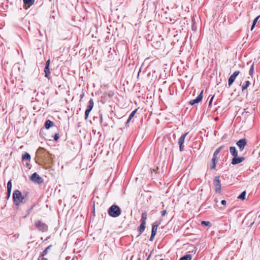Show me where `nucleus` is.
Segmentation results:
<instances>
[{
  "mask_svg": "<svg viewBox=\"0 0 260 260\" xmlns=\"http://www.w3.org/2000/svg\"><path fill=\"white\" fill-rule=\"evenodd\" d=\"M23 2L25 5H27L28 7H30L33 5L34 1V0H23Z\"/></svg>",
  "mask_w": 260,
  "mask_h": 260,
  "instance_id": "17",
  "label": "nucleus"
},
{
  "mask_svg": "<svg viewBox=\"0 0 260 260\" xmlns=\"http://www.w3.org/2000/svg\"><path fill=\"white\" fill-rule=\"evenodd\" d=\"M183 145H179V149H180V151H182V150H183Z\"/></svg>",
  "mask_w": 260,
  "mask_h": 260,
  "instance_id": "39",
  "label": "nucleus"
},
{
  "mask_svg": "<svg viewBox=\"0 0 260 260\" xmlns=\"http://www.w3.org/2000/svg\"><path fill=\"white\" fill-rule=\"evenodd\" d=\"M44 72L45 73V76L46 77H48V75L50 74L49 67L45 66L44 69Z\"/></svg>",
  "mask_w": 260,
  "mask_h": 260,
  "instance_id": "20",
  "label": "nucleus"
},
{
  "mask_svg": "<svg viewBox=\"0 0 260 260\" xmlns=\"http://www.w3.org/2000/svg\"><path fill=\"white\" fill-rule=\"evenodd\" d=\"M259 17H260V15L258 16L254 19L253 23H252V25L251 27V30H252L253 29V28H254L256 22H257L258 19L259 18Z\"/></svg>",
  "mask_w": 260,
  "mask_h": 260,
  "instance_id": "18",
  "label": "nucleus"
},
{
  "mask_svg": "<svg viewBox=\"0 0 260 260\" xmlns=\"http://www.w3.org/2000/svg\"><path fill=\"white\" fill-rule=\"evenodd\" d=\"M108 214L113 217H117L121 214V209L117 205H112L108 211Z\"/></svg>",
  "mask_w": 260,
  "mask_h": 260,
  "instance_id": "1",
  "label": "nucleus"
},
{
  "mask_svg": "<svg viewBox=\"0 0 260 260\" xmlns=\"http://www.w3.org/2000/svg\"><path fill=\"white\" fill-rule=\"evenodd\" d=\"M146 223L141 222V224L140 226L139 231L141 233H143L145 228Z\"/></svg>",
  "mask_w": 260,
  "mask_h": 260,
  "instance_id": "24",
  "label": "nucleus"
},
{
  "mask_svg": "<svg viewBox=\"0 0 260 260\" xmlns=\"http://www.w3.org/2000/svg\"><path fill=\"white\" fill-rule=\"evenodd\" d=\"M84 96V93L83 92L82 94L80 95V101L83 98Z\"/></svg>",
  "mask_w": 260,
  "mask_h": 260,
  "instance_id": "40",
  "label": "nucleus"
},
{
  "mask_svg": "<svg viewBox=\"0 0 260 260\" xmlns=\"http://www.w3.org/2000/svg\"><path fill=\"white\" fill-rule=\"evenodd\" d=\"M59 138V137L57 134H55L54 137V139L55 141H57Z\"/></svg>",
  "mask_w": 260,
  "mask_h": 260,
  "instance_id": "34",
  "label": "nucleus"
},
{
  "mask_svg": "<svg viewBox=\"0 0 260 260\" xmlns=\"http://www.w3.org/2000/svg\"><path fill=\"white\" fill-rule=\"evenodd\" d=\"M94 105L93 101L92 99H90V100L88 102V105L87 106V110H91Z\"/></svg>",
  "mask_w": 260,
  "mask_h": 260,
  "instance_id": "14",
  "label": "nucleus"
},
{
  "mask_svg": "<svg viewBox=\"0 0 260 260\" xmlns=\"http://www.w3.org/2000/svg\"><path fill=\"white\" fill-rule=\"evenodd\" d=\"M246 191H243L238 197V199L244 200L245 199Z\"/></svg>",
  "mask_w": 260,
  "mask_h": 260,
  "instance_id": "25",
  "label": "nucleus"
},
{
  "mask_svg": "<svg viewBox=\"0 0 260 260\" xmlns=\"http://www.w3.org/2000/svg\"><path fill=\"white\" fill-rule=\"evenodd\" d=\"M216 159L212 158V166H211V169H215L216 168Z\"/></svg>",
  "mask_w": 260,
  "mask_h": 260,
  "instance_id": "27",
  "label": "nucleus"
},
{
  "mask_svg": "<svg viewBox=\"0 0 260 260\" xmlns=\"http://www.w3.org/2000/svg\"><path fill=\"white\" fill-rule=\"evenodd\" d=\"M236 144L239 147L240 150L242 151L244 150L247 144V140L245 138L240 139L237 142Z\"/></svg>",
  "mask_w": 260,
  "mask_h": 260,
  "instance_id": "6",
  "label": "nucleus"
},
{
  "mask_svg": "<svg viewBox=\"0 0 260 260\" xmlns=\"http://www.w3.org/2000/svg\"><path fill=\"white\" fill-rule=\"evenodd\" d=\"M244 159V158L241 157H237V156L234 157V158L232 159V164L233 165H236L238 164H239L243 161Z\"/></svg>",
  "mask_w": 260,
  "mask_h": 260,
  "instance_id": "9",
  "label": "nucleus"
},
{
  "mask_svg": "<svg viewBox=\"0 0 260 260\" xmlns=\"http://www.w3.org/2000/svg\"><path fill=\"white\" fill-rule=\"evenodd\" d=\"M51 247V245H50V246H48L42 252V256L43 257L44 256L46 255L47 253H48V250L50 249Z\"/></svg>",
  "mask_w": 260,
  "mask_h": 260,
  "instance_id": "26",
  "label": "nucleus"
},
{
  "mask_svg": "<svg viewBox=\"0 0 260 260\" xmlns=\"http://www.w3.org/2000/svg\"><path fill=\"white\" fill-rule=\"evenodd\" d=\"M35 225L40 231L42 232L46 231L47 230V225L40 220L36 221Z\"/></svg>",
  "mask_w": 260,
  "mask_h": 260,
  "instance_id": "5",
  "label": "nucleus"
},
{
  "mask_svg": "<svg viewBox=\"0 0 260 260\" xmlns=\"http://www.w3.org/2000/svg\"><path fill=\"white\" fill-rule=\"evenodd\" d=\"M160 260H163V259H160Z\"/></svg>",
  "mask_w": 260,
  "mask_h": 260,
  "instance_id": "42",
  "label": "nucleus"
},
{
  "mask_svg": "<svg viewBox=\"0 0 260 260\" xmlns=\"http://www.w3.org/2000/svg\"><path fill=\"white\" fill-rule=\"evenodd\" d=\"M158 224L153 225L152 228V232L151 233L153 234H156L157 230L158 228Z\"/></svg>",
  "mask_w": 260,
  "mask_h": 260,
  "instance_id": "21",
  "label": "nucleus"
},
{
  "mask_svg": "<svg viewBox=\"0 0 260 260\" xmlns=\"http://www.w3.org/2000/svg\"><path fill=\"white\" fill-rule=\"evenodd\" d=\"M213 184L215 186L216 192L220 193L221 190V184L219 180V177L216 176L213 181Z\"/></svg>",
  "mask_w": 260,
  "mask_h": 260,
  "instance_id": "3",
  "label": "nucleus"
},
{
  "mask_svg": "<svg viewBox=\"0 0 260 260\" xmlns=\"http://www.w3.org/2000/svg\"><path fill=\"white\" fill-rule=\"evenodd\" d=\"M230 151L231 154L234 156H238V152L236 150V148L235 147L232 146L230 148Z\"/></svg>",
  "mask_w": 260,
  "mask_h": 260,
  "instance_id": "11",
  "label": "nucleus"
},
{
  "mask_svg": "<svg viewBox=\"0 0 260 260\" xmlns=\"http://www.w3.org/2000/svg\"><path fill=\"white\" fill-rule=\"evenodd\" d=\"M50 60H48L47 61H46V66H47V67H49L50 66Z\"/></svg>",
  "mask_w": 260,
  "mask_h": 260,
  "instance_id": "35",
  "label": "nucleus"
},
{
  "mask_svg": "<svg viewBox=\"0 0 260 260\" xmlns=\"http://www.w3.org/2000/svg\"><path fill=\"white\" fill-rule=\"evenodd\" d=\"M201 224L203 226H207L209 227H210L212 225V224L210 222L206 221H202L201 222Z\"/></svg>",
  "mask_w": 260,
  "mask_h": 260,
  "instance_id": "23",
  "label": "nucleus"
},
{
  "mask_svg": "<svg viewBox=\"0 0 260 260\" xmlns=\"http://www.w3.org/2000/svg\"><path fill=\"white\" fill-rule=\"evenodd\" d=\"M136 112V110H135V111H133L131 113V114L129 115V117H128V119L127 120V123H128L130 121L131 119L134 117V116Z\"/></svg>",
  "mask_w": 260,
  "mask_h": 260,
  "instance_id": "28",
  "label": "nucleus"
},
{
  "mask_svg": "<svg viewBox=\"0 0 260 260\" xmlns=\"http://www.w3.org/2000/svg\"><path fill=\"white\" fill-rule=\"evenodd\" d=\"M166 213H167V211H166V210H162V211H161V215H162V216H165V215H166Z\"/></svg>",
  "mask_w": 260,
  "mask_h": 260,
  "instance_id": "33",
  "label": "nucleus"
},
{
  "mask_svg": "<svg viewBox=\"0 0 260 260\" xmlns=\"http://www.w3.org/2000/svg\"><path fill=\"white\" fill-rule=\"evenodd\" d=\"M155 235H156L155 234H153H153H152V233H151V235L150 238V239H149V240H150V241H152L153 240V239H154V236H155Z\"/></svg>",
  "mask_w": 260,
  "mask_h": 260,
  "instance_id": "32",
  "label": "nucleus"
},
{
  "mask_svg": "<svg viewBox=\"0 0 260 260\" xmlns=\"http://www.w3.org/2000/svg\"><path fill=\"white\" fill-rule=\"evenodd\" d=\"M203 90H202L200 94L195 99L190 101L189 104L191 105H193L196 104L200 103L203 99Z\"/></svg>",
  "mask_w": 260,
  "mask_h": 260,
  "instance_id": "7",
  "label": "nucleus"
},
{
  "mask_svg": "<svg viewBox=\"0 0 260 260\" xmlns=\"http://www.w3.org/2000/svg\"><path fill=\"white\" fill-rule=\"evenodd\" d=\"M24 197L22 196L21 192L18 190H15L13 194V199L16 205H19V204L22 202L24 200Z\"/></svg>",
  "mask_w": 260,
  "mask_h": 260,
  "instance_id": "2",
  "label": "nucleus"
},
{
  "mask_svg": "<svg viewBox=\"0 0 260 260\" xmlns=\"http://www.w3.org/2000/svg\"><path fill=\"white\" fill-rule=\"evenodd\" d=\"M223 147V146L219 147L215 151V152H214L213 158H215V159H217V155L220 152V151H221V150L222 149V148Z\"/></svg>",
  "mask_w": 260,
  "mask_h": 260,
  "instance_id": "13",
  "label": "nucleus"
},
{
  "mask_svg": "<svg viewBox=\"0 0 260 260\" xmlns=\"http://www.w3.org/2000/svg\"><path fill=\"white\" fill-rule=\"evenodd\" d=\"M12 187L11 181H9L7 183V189L8 190H11Z\"/></svg>",
  "mask_w": 260,
  "mask_h": 260,
  "instance_id": "31",
  "label": "nucleus"
},
{
  "mask_svg": "<svg viewBox=\"0 0 260 260\" xmlns=\"http://www.w3.org/2000/svg\"><path fill=\"white\" fill-rule=\"evenodd\" d=\"M187 134H188V133H186L183 134L180 137V138H179V141H178V144L179 145H181L183 144V143L184 142L186 136L187 135Z\"/></svg>",
  "mask_w": 260,
  "mask_h": 260,
  "instance_id": "10",
  "label": "nucleus"
},
{
  "mask_svg": "<svg viewBox=\"0 0 260 260\" xmlns=\"http://www.w3.org/2000/svg\"><path fill=\"white\" fill-rule=\"evenodd\" d=\"M23 160H28L30 159V155L28 153H25L22 155Z\"/></svg>",
  "mask_w": 260,
  "mask_h": 260,
  "instance_id": "19",
  "label": "nucleus"
},
{
  "mask_svg": "<svg viewBox=\"0 0 260 260\" xmlns=\"http://www.w3.org/2000/svg\"><path fill=\"white\" fill-rule=\"evenodd\" d=\"M147 214L146 212H144L142 214V217L141 219V222L146 223L147 219Z\"/></svg>",
  "mask_w": 260,
  "mask_h": 260,
  "instance_id": "15",
  "label": "nucleus"
},
{
  "mask_svg": "<svg viewBox=\"0 0 260 260\" xmlns=\"http://www.w3.org/2000/svg\"><path fill=\"white\" fill-rule=\"evenodd\" d=\"M53 122L49 120H47L45 123V126L46 129H49L50 127L52 126Z\"/></svg>",
  "mask_w": 260,
  "mask_h": 260,
  "instance_id": "12",
  "label": "nucleus"
},
{
  "mask_svg": "<svg viewBox=\"0 0 260 260\" xmlns=\"http://www.w3.org/2000/svg\"><path fill=\"white\" fill-rule=\"evenodd\" d=\"M41 260H48V259H47V258H44V257H43L42 258Z\"/></svg>",
  "mask_w": 260,
  "mask_h": 260,
  "instance_id": "41",
  "label": "nucleus"
},
{
  "mask_svg": "<svg viewBox=\"0 0 260 260\" xmlns=\"http://www.w3.org/2000/svg\"><path fill=\"white\" fill-rule=\"evenodd\" d=\"M213 98H214V96H213L211 98V99H210V101H209V106H210V105H211V103H212V100H213Z\"/></svg>",
  "mask_w": 260,
  "mask_h": 260,
  "instance_id": "38",
  "label": "nucleus"
},
{
  "mask_svg": "<svg viewBox=\"0 0 260 260\" xmlns=\"http://www.w3.org/2000/svg\"><path fill=\"white\" fill-rule=\"evenodd\" d=\"M239 71H235L233 75H232L229 79L228 81V85L230 86L234 82L235 79L237 77V76L239 74Z\"/></svg>",
  "mask_w": 260,
  "mask_h": 260,
  "instance_id": "8",
  "label": "nucleus"
},
{
  "mask_svg": "<svg viewBox=\"0 0 260 260\" xmlns=\"http://www.w3.org/2000/svg\"><path fill=\"white\" fill-rule=\"evenodd\" d=\"M221 203L222 205H226V202L225 200H222L221 202Z\"/></svg>",
  "mask_w": 260,
  "mask_h": 260,
  "instance_id": "36",
  "label": "nucleus"
},
{
  "mask_svg": "<svg viewBox=\"0 0 260 260\" xmlns=\"http://www.w3.org/2000/svg\"><path fill=\"white\" fill-rule=\"evenodd\" d=\"M11 190H8V197L9 198L11 194Z\"/></svg>",
  "mask_w": 260,
  "mask_h": 260,
  "instance_id": "37",
  "label": "nucleus"
},
{
  "mask_svg": "<svg viewBox=\"0 0 260 260\" xmlns=\"http://www.w3.org/2000/svg\"><path fill=\"white\" fill-rule=\"evenodd\" d=\"M254 72V63H253L250 68V69L249 70V75L250 76H252Z\"/></svg>",
  "mask_w": 260,
  "mask_h": 260,
  "instance_id": "29",
  "label": "nucleus"
},
{
  "mask_svg": "<svg viewBox=\"0 0 260 260\" xmlns=\"http://www.w3.org/2000/svg\"><path fill=\"white\" fill-rule=\"evenodd\" d=\"M30 180L35 183L41 184L43 182L42 178L37 173H34L30 176Z\"/></svg>",
  "mask_w": 260,
  "mask_h": 260,
  "instance_id": "4",
  "label": "nucleus"
},
{
  "mask_svg": "<svg viewBox=\"0 0 260 260\" xmlns=\"http://www.w3.org/2000/svg\"><path fill=\"white\" fill-rule=\"evenodd\" d=\"M250 82L248 81H246L245 82L244 84L242 86V89L243 91L244 90L246 89L249 85Z\"/></svg>",
  "mask_w": 260,
  "mask_h": 260,
  "instance_id": "22",
  "label": "nucleus"
},
{
  "mask_svg": "<svg viewBox=\"0 0 260 260\" xmlns=\"http://www.w3.org/2000/svg\"><path fill=\"white\" fill-rule=\"evenodd\" d=\"M191 258L192 255L191 254H186L181 257L179 260H191Z\"/></svg>",
  "mask_w": 260,
  "mask_h": 260,
  "instance_id": "16",
  "label": "nucleus"
},
{
  "mask_svg": "<svg viewBox=\"0 0 260 260\" xmlns=\"http://www.w3.org/2000/svg\"><path fill=\"white\" fill-rule=\"evenodd\" d=\"M90 111H91L90 110H87V109L86 110L85 112V119L86 120L87 119Z\"/></svg>",
  "mask_w": 260,
  "mask_h": 260,
  "instance_id": "30",
  "label": "nucleus"
}]
</instances>
